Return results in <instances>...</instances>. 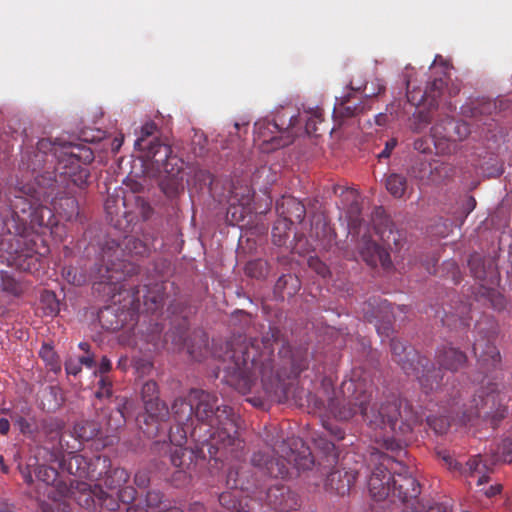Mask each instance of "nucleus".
<instances>
[{
	"label": "nucleus",
	"instance_id": "nucleus-1",
	"mask_svg": "<svg viewBox=\"0 0 512 512\" xmlns=\"http://www.w3.org/2000/svg\"><path fill=\"white\" fill-rule=\"evenodd\" d=\"M94 160L92 150L84 145L41 139L36 148L22 151L20 167L36 172L46 162L55 161L54 172L37 175L33 181L17 180L6 194L10 209L27 219L30 230L52 229L56 215L71 221L79 214L74 187L83 188L88 181L87 164Z\"/></svg>",
	"mask_w": 512,
	"mask_h": 512
},
{
	"label": "nucleus",
	"instance_id": "nucleus-2",
	"mask_svg": "<svg viewBox=\"0 0 512 512\" xmlns=\"http://www.w3.org/2000/svg\"><path fill=\"white\" fill-rule=\"evenodd\" d=\"M341 390L344 400L334 407L335 417L346 421L360 413L374 433L375 442L395 454L391 497L403 503L417 498L420 485L401 458L407 455L404 447L420 421L419 415L408 402L395 395L372 403L377 389L370 375L361 369L352 371L350 378L342 382Z\"/></svg>",
	"mask_w": 512,
	"mask_h": 512
},
{
	"label": "nucleus",
	"instance_id": "nucleus-3",
	"mask_svg": "<svg viewBox=\"0 0 512 512\" xmlns=\"http://www.w3.org/2000/svg\"><path fill=\"white\" fill-rule=\"evenodd\" d=\"M171 411L176 426L170 429L169 441L174 448L183 447L189 434L195 444L207 446L215 463L244 457L240 418L231 406L219 404L216 393L191 389L186 398L174 400Z\"/></svg>",
	"mask_w": 512,
	"mask_h": 512
},
{
	"label": "nucleus",
	"instance_id": "nucleus-4",
	"mask_svg": "<svg viewBox=\"0 0 512 512\" xmlns=\"http://www.w3.org/2000/svg\"><path fill=\"white\" fill-rule=\"evenodd\" d=\"M280 331L269 327L261 340L239 336L226 343L225 352L219 355V370L224 372L225 381L242 393L251 390L258 376L264 384H273L280 375L274 369L271 358L278 342Z\"/></svg>",
	"mask_w": 512,
	"mask_h": 512
},
{
	"label": "nucleus",
	"instance_id": "nucleus-5",
	"mask_svg": "<svg viewBox=\"0 0 512 512\" xmlns=\"http://www.w3.org/2000/svg\"><path fill=\"white\" fill-rule=\"evenodd\" d=\"M150 252L148 245L134 236H126L121 243L106 241L102 248L100 263L91 271L93 288L105 295H114L122 289L126 277L138 274L139 265L129 258L144 257Z\"/></svg>",
	"mask_w": 512,
	"mask_h": 512
},
{
	"label": "nucleus",
	"instance_id": "nucleus-6",
	"mask_svg": "<svg viewBox=\"0 0 512 512\" xmlns=\"http://www.w3.org/2000/svg\"><path fill=\"white\" fill-rule=\"evenodd\" d=\"M11 211V217L4 221L7 233L0 236V259L30 271L38 261L35 242L26 239L30 230L27 219L21 213Z\"/></svg>",
	"mask_w": 512,
	"mask_h": 512
},
{
	"label": "nucleus",
	"instance_id": "nucleus-7",
	"mask_svg": "<svg viewBox=\"0 0 512 512\" xmlns=\"http://www.w3.org/2000/svg\"><path fill=\"white\" fill-rule=\"evenodd\" d=\"M391 353L393 360L400 365L408 376H415L425 394L432 393L439 388L440 371L435 369L431 361L421 356L414 348L406 346L398 339H391Z\"/></svg>",
	"mask_w": 512,
	"mask_h": 512
},
{
	"label": "nucleus",
	"instance_id": "nucleus-8",
	"mask_svg": "<svg viewBox=\"0 0 512 512\" xmlns=\"http://www.w3.org/2000/svg\"><path fill=\"white\" fill-rule=\"evenodd\" d=\"M59 460L58 450L34 445L29 447L25 463L18 461L17 469L27 485H32L36 479L47 486H53L57 482L59 473L49 464Z\"/></svg>",
	"mask_w": 512,
	"mask_h": 512
},
{
	"label": "nucleus",
	"instance_id": "nucleus-9",
	"mask_svg": "<svg viewBox=\"0 0 512 512\" xmlns=\"http://www.w3.org/2000/svg\"><path fill=\"white\" fill-rule=\"evenodd\" d=\"M301 121L299 115L281 111L276 114L273 121L256 122L254 131L263 142L271 143L273 148H282L291 144L298 135L300 128L297 126Z\"/></svg>",
	"mask_w": 512,
	"mask_h": 512
},
{
	"label": "nucleus",
	"instance_id": "nucleus-10",
	"mask_svg": "<svg viewBox=\"0 0 512 512\" xmlns=\"http://www.w3.org/2000/svg\"><path fill=\"white\" fill-rule=\"evenodd\" d=\"M251 463L271 477L284 478L288 474L287 464H293L298 470H307L313 466L314 461L309 449L303 448L299 453L291 450L284 458H275L268 452L257 451L253 453Z\"/></svg>",
	"mask_w": 512,
	"mask_h": 512
},
{
	"label": "nucleus",
	"instance_id": "nucleus-11",
	"mask_svg": "<svg viewBox=\"0 0 512 512\" xmlns=\"http://www.w3.org/2000/svg\"><path fill=\"white\" fill-rule=\"evenodd\" d=\"M470 134L466 122L445 116L431 128V138L438 154L450 155L457 149V142L463 141Z\"/></svg>",
	"mask_w": 512,
	"mask_h": 512
},
{
	"label": "nucleus",
	"instance_id": "nucleus-12",
	"mask_svg": "<svg viewBox=\"0 0 512 512\" xmlns=\"http://www.w3.org/2000/svg\"><path fill=\"white\" fill-rule=\"evenodd\" d=\"M370 462L374 466L368 481L369 492L376 501L391 497V485L395 463L394 455L374 449L370 455Z\"/></svg>",
	"mask_w": 512,
	"mask_h": 512
},
{
	"label": "nucleus",
	"instance_id": "nucleus-13",
	"mask_svg": "<svg viewBox=\"0 0 512 512\" xmlns=\"http://www.w3.org/2000/svg\"><path fill=\"white\" fill-rule=\"evenodd\" d=\"M407 311L406 305L393 307L391 303L380 296L370 297L361 307L363 319L373 323L379 334L386 335L391 330L392 321L396 318L397 312L406 313Z\"/></svg>",
	"mask_w": 512,
	"mask_h": 512
},
{
	"label": "nucleus",
	"instance_id": "nucleus-14",
	"mask_svg": "<svg viewBox=\"0 0 512 512\" xmlns=\"http://www.w3.org/2000/svg\"><path fill=\"white\" fill-rule=\"evenodd\" d=\"M448 77L445 73L442 76L436 77L433 81L429 82L426 89L412 88L411 82L407 81V99L415 106L426 103L429 107L438 106V100L444 98L446 94L449 98L455 97L460 92V86L456 83H448Z\"/></svg>",
	"mask_w": 512,
	"mask_h": 512
},
{
	"label": "nucleus",
	"instance_id": "nucleus-15",
	"mask_svg": "<svg viewBox=\"0 0 512 512\" xmlns=\"http://www.w3.org/2000/svg\"><path fill=\"white\" fill-rule=\"evenodd\" d=\"M435 358L437 364L439 365V368L435 369L440 371L438 378L440 387L433 390L432 392H445L447 395L450 396L451 400L453 401V405L457 406L459 404L458 399L462 397V393L460 392V390L454 392V385H452L451 387L448 386V378L446 380V383L442 384L444 374L442 373L441 369H445L451 372H457L466 365L467 356L463 351L459 350L458 348L444 345L438 348Z\"/></svg>",
	"mask_w": 512,
	"mask_h": 512
},
{
	"label": "nucleus",
	"instance_id": "nucleus-16",
	"mask_svg": "<svg viewBox=\"0 0 512 512\" xmlns=\"http://www.w3.org/2000/svg\"><path fill=\"white\" fill-rule=\"evenodd\" d=\"M139 151L143 152L145 161L150 162L153 169L159 173L168 175L178 174L182 167L181 162L176 156L172 155V148L169 144L163 143L160 139L155 138L149 144Z\"/></svg>",
	"mask_w": 512,
	"mask_h": 512
},
{
	"label": "nucleus",
	"instance_id": "nucleus-17",
	"mask_svg": "<svg viewBox=\"0 0 512 512\" xmlns=\"http://www.w3.org/2000/svg\"><path fill=\"white\" fill-rule=\"evenodd\" d=\"M63 465L69 474L94 481L101 477V471H98L100 467L102 469L110 467V458L101 455L86 457L81 454H71L67 460H63Z\"/></svg>",
	"mask_w": 512,
	"mask_h": 512
},
{
	"label": "nucleus",
	"instance_id": "nucleus-18",
	"mask_svg": "<svg viewBox=\"0 0 512 512\" xmlns=\"http://www.w3.org/2000/svg\"><path fill=\"white\" fill-rule=\"evenodd\" d=\"M471 275L480 282L487 291L493 290L499 284L497 265L492 258L473 253L468 259Z\"/></svg>",
	"mask_w": 512,
	"mask_h": 512
},
{
	"label": "nucleus",
	"instance_id": "nucleus-19",
	"mask_svg": "<svg viewBox=\"0 0 512 512\" xmlns=\"http://www.w3.org/2000/svg\"><path fill=\"white\" fill-rule=\"evenodd\" d=\"M143 425H140L143 433L149 438L157 437L164 430V425L169 419L170 411L162 400L149 401L144 405Z\"/></svg>",
	"mask_w": 512,
	"mask_h": 512
},
{
	"label": "nucleus",
	"instance_id": "nucleus-20",
	"mask_svg": "<svg viewBox=\"0 0 512 512\" xmlns=\"http://www.w3.org/2000/svg\"><path fill=\"white\" fill-rule=\"evenodd\" d=\"M170 462L179 472L188 474L195 470L199 460L204 461L209 457L207 446L195 444L194 449L185 447L170 449Z\"/></svg>",
	"mask_w": 512,
	"mask_h": 512
},
{
	"label": "nucleus",
	"instance_id": "nucleus-21",
	"mask_svg": "<svg viewBox=\"0 0 512 512\" xmlns=\"http://www.w3.org/2000/svg\"><path fill=\"white\" fill-rule=\"evenodd\" d=\"M453 172V167L445 162L432 164L427 161L417 162L412 166L410 174L423 184L439 183L449 177Z\"/></svg>",
	"mask_w": 512,
	"mask_h": 512
},
{
	"label": "nucleus",
	"instance_id": "nucleus-22",
	"mask_svg": "<svg viewBox=\"0 0 512 512\" xmlns=\"http://www.w3.org/2000/svg\"><path fill=\"white\" fill-rule=\"evenodd\" d=\"M266 504L278 512H290L299 506V498L296 493L285 485H274L266 492Z\"/></svg>",
	"mask_w": 512,
	"mask_h": 512
},
{
	"label": "nucleus",
	"instance_id": "nucleus-23",
	"mask_svg": "<svg viewBox=\"0 0 512 512\" xmlns=\"http://www.w3.org/2000/svg\"><path fill=\"white\" fill-rule=\"evenodd\" d=\"M359 253L363 261L371 267L380 264L388 269L392 265L390 254L387 249L372 240L370 236L364 235L358 245Z\"/></svg>",
	"mask_w": 512,
	"mask_h": 512
},
{
	"label": "nucleus",
	"instance_id": "nucleus-24",
	"mask_svg": "<svg viewBox=\"0 0 512 512\" xmlns=\"http://www.w3.org/2000/svg\"><path fill=\"white\" fill-rule=\"evenodd\" d=\"M473 352L480 366L489 371L500 362V353L490 337L480 336L473 343Z\"/></svg>",
	"mask_w": 512,
	"mask_h": 512
},
{
	"label": "nucleus",
	"instance_id": "nucleus-25",
	"mask_svg": "<svg viewBox=\"0 0 512 512\" xmlns=\"http://www.w3.org/2000/svg\"><path fill=\"white\" fill-rule=\"evenodd\" d=\"M183 346L192 359L201 361L209 354L208 335L203 330H194L184 339Z\"/></svg>",
	"mask_w": 512,
	"mask_h": 512
},
{
	"label": "nucleus",
	"instance_id": "nucleus-26",
	"mask_svg": "<svg viewBox=\"0 0 512 512\" xmlns=\"http://www.w3.org/2000/svg\"><path fill=\"white\" fill-rule=\"evenodd\" d=\"M357 478V472L355 471H340L333 470L326 480V485L334 490L338 495L347 494Z\"/></svg>",
	"mask_w": 512,
	"mask_h": 512
},
{
	"label": "nucleus",
	"instance_id": "nucleus-27",
	"mask_svg": "<svg viewBox=\"0 0 512 512\" xmlns=\"http://www.w3.org/2000/svg\"><path fill=\"white\" fill-rule=\"evenodd\" d=\"M276 208L290 223L302 222L306 214L305 206L294 197H283Z\"/></svg>",
	"mask_w": 512,
	"mask_h": 512
},
{
	"label": "nucleus",
	"instance_id": "nucleus-28",
	"mask_svg": "<svg viewBox=\"0 0 512 512\" xmlns=\"http://www.w3.org/2000/svg\"><path fill=\"white\" fill-rule=\"evenodd\" d=\"M103 486L108 490H118L125 485L130 479V473L122 467L112 468L111 466L106 469L99 468Z\"/></svg>",
	"mask_w": 512,
	"mask_h": 512
},
{
	"label": "nucleus",
	"instance_id": "nucleus-29",
	"mask_svg": "<svg viewBox=\"0 0 512 512\" xmlns=\"http://www.w3.org/2000/svg\"><path fill=\"white\" fill-rule=\"evenodd\" d=\"M101 433L100 424L96 421L81 420L75 423L71 431V436L78 442L79 446L83 442L90 441L96 438Z\"/></svg>",
	"mask_w": 512,
	"mask_h": 512
},
{
	"label": "nucleus",
	"instance_id": "nucleus-30",
	"mask_svg": "<svg viewBox=\"0 0 512 512\" xmlns=\"http://www.w3.org/2000/svg\"><path fill=\"white\" fill-rule=\"evenodd\" d=\"M497 397L498 395H495L494 393H489L486 395V397L483 396V393L475 395V397L471 400V405L469 408H464L462 411L460 422L467 424L472 422L475 418L480 417L481 408L479 405L481 404V407L487 406L489 402L494 404Z\"/></svg>",
	"mask_w": 512,
	"mask_h": 512
},
{
	"label": "nucleus",
	"instance_id": "nucleus-31",
	"mask_svg": "<svg viewBox=\"0 0 512 512\" xmlns=\"http://www.w3.org/2000/svg\"><path fill=\"white\" fill-rule=\"evenodd\" d=\"M143 298V303L147 311L154 313L161 309L165 301L164 283H155L153 286L147 287L146 293L143 296Z\"/></svg>",
	"mask_w": 512,
	"mask_h": 512
},
{
	"label": "nucleus",
	"instance_id": "nucleus-32",
	"mask_svg": "<svg viewBox=\"0 0 512 512\" xmlns=\"http://www.w3.org/2000/svg\"><path fill=\"white\" fill-rule=\"evenodd\" d=\"M231 195V207L228 210V213H231L232 209H236V205L241 208L240 217L243 216V213L248 210L252 200H253V192L250 187H234ZM236 211L232 212V216H235Z\"/></svg>",
	"mask_w": 512,
	"mask_h": 512
},
{
	"label": "nucleus",
	"instance_id": "nucleus-33",
	"mask_svg": "<svg viewBox=\"0 0 512 512\" xmlns=\"http://www.w3.org/2000/svg\"><path fill=\"white\" fill-rule=\"evenodd\" d=\"M220 504L231 512H254L246 499H240L239 495L227 491L219 495Z\"/></svg>",
	"mask_w": 512,
	"mask_h": 512
},
{
	"label": "nucleus",
	"instance_id": "nucleus-34",
	"mask_svg": "<svg viewBox=\"0 0 512 512\" xmlns=\"http://www.w3.org/2000/svg\"><path fill=\"white\" fill-rule=\"evenodd\" d=\"M463 471L470 477H477L478 486L489 481V476L487 475V466L486 464L482 463L480 455L470 458L466 462Z\"/></svg>",
	"mask_w": 512,
	"mask_h": 512
},
{
	"label": "nucleus",
	"instance_id": "nucleus-35",
	"mask_svg": "<svg viewBox=\"0 0 512 512\" xmlns=\"http://www.w3.org/2000/svg\"><path fill=\"white\" fill-rule=\"evenodd\" d=\"M385 187L394 198H402L408 189V181L402 174L391 173L385 179Z\"/></svg>",
	"mask_w": 512,
	"mask_h": 512
},
{
	"label": "nucleus",
	"instance_id": "nucleus-36",
	"mask_svg": "<svg viewBox=\"0 0 512 512\" xmlns=\"http://www.w3.org/2000/svg\"><path fill=\"white\" fill-rule=\"evenodd\" d=\"M287 354L291 353L290 364H291V372L290 374L293 376H298L303 370L307 368V356L306 352L303 351H295L292 352L290 347L283 346L280 350L279 354Z\"/></svg>",
	"mask_w": 512,
	"mask_h": 512
},
{
	"label": "nucleus",
	"instance_id": "nucleus-37",
	"mask_svg": "<svg viewBox=\"0 0 512 512\" xmlns=\"http://www.w3.org/2000/svg\"><path fill=\"white\" fill-rule=\"evenodd\" d=\"M300 284L297 277L288 274L282 275L278 278L275 284V291L282 294H286L287 296H293L299 290Z\"/></svg>",
	"mask_w": 512,
	"mask_h": 512
},
{
	"label": "nucleus",
	"instance_id": "nucleus-38",
	"mask_svg": "<svg viewBox=\"0 0 512 512\" xmlns=\"http://www.w3.org/2000/svg\"><path fill=\"white\" fill-rule=\"evenodd\" d=\"M364 110L365 106L361 102L352 104L351 95H348L335 107L334 113L342 117H353Z\"/></svg>",
	"mask_w": 512,
	"mask_h": 512
},
{
	"label": "nucleus",
	"instance_id": "nucleus-39",
	"mask_svg": "<svg viewBox=\"0 0 512 512\" xmlns=\"http://www.w3.org/2000/svg\"><path fill=\"white\" fill-rule=\"evenodd\" d=\"M0 289L12 296H20L23 293L22 284L8 272H0Z\"/></svg>",
	"mask_w": 512,
	"mask_h": 512
},
{
	"label": "nucleus",
	"instance_id": "nucleus-40",
	"mask_svg": "<svg viewBox=\"0 0 512 512\" xmlns=\"http://www.w3.org/2000/svg\"><path fill=\"white\" fill-rule=\"evenodd\" d=\"M41 310L45 316H55L60 311V304L52 291H44L40 298Z\"/></svg>",
	"mask_w": 512,
	"mask_h": 512
},
{
	"label": "nucleus",
	"instance_id": "nucleus-41",
	"mask_svg": "<svg viewBox=\"0 0 512 512\" xmlns=\"http://www.w3.org/2000/svg\"><path fill=\"white\" fill-rule=\"evenodd\" d=\"M245 273L251 278H264L268 274V264L262 259L249 261L245 266Z\"/></svg>",
	"mask_w": 512,
	"mask_h": 512
},
{
	"label": "nucleus",
	"instance_id": "nucleus-42",
	"mask_svg": "<svg viewBox=\"0 0 512 512\" xmlns=\"http://www.w3.org/2000/svg\"><path fill=\"white\" fill-rule=\"evenodd\" d=\"M496 109V102L489 99H483L473 103L470 111L472 112V116L477 118L481 115H492L494 112H496Z\"/></svg>",
	"mask_w": 512,
	"mask_h": 512
},
{
	"label": "nucleus",
	"instance_id": "nucleus-43",
	"mask_svg": "<svg viewBox=\"0 0 512 512\" xmlns=\"http://www.w3.org/2000/svg\"><path fill=\"white\" fill-rule=\"evenodd\" d=\"M309 116H307L305 120V133L308 135H317L318 128L317 124L322 122V111L321 109H312L308 112Z\"/></svg>",
	"mask_w": 512,
	"mask_h": 512
},
{
	"label": "nucleus",
	"instance_id": "nucleus-44",
	"mask_svg": "<svg viewBox=\"0 0 512 512\" xmlns=\"http://www.w3.org/2000/svg\"><path fill=\"white\" fill-rule=\"evenodd\" d=\"M157 130V125L153 121L146 122L141 127V136L135 141V148L137 150L143 149L147 146L151 140L149 137L152 136Z\"/></svg>",
	"mask_w": 512,
	"mask_h": 512
},
{
	"label": "nucleus",
	"instance_id": "nucleus-45",
	"mask_svg": "<svg viewBox=\"0 0 512 512\" xmlns=\"http://www.w3.org/2000/svg\"><path fill=\"white\" fill-rule=\"evenodd\" d=\"M458 205L460 211L459 214L456 216V219L460 220L462 223L464 219L475 209L476 200L471 195H465L459 199Z\"/></svg>",
	"mask_w": 512,
	"mask_h": 512
},
{
	"label": "nucleus",
	"instance_id": "nucleus-46",
	"mask_svg": "<svg viewBox=\"0 0 512 512\" xmlns=\"http://www.w3.org/2000/svg\"><path fill=\"white\" fill-rule=\"evenodd\" d=\"M62 276L68 283L75 286H81L87 281L86 275L79 272L77 268L72 266L64 267L62 270Z\"/></svg>",
	"mask_w": 512,
	"mask_h": 512
},
{
	"label": "nucleus",
	"instance_id": "nucleus-47",
	"mask_svg": "<svg viewBox=\"0 0 512 512\" xmlns=\"http://www.w3.org/2000/svg\"><path fill=\"white\" fill-rule=\"evenodd\" d=\"M141 398L144 405H146L149 401L159 400L158 384L153 380L145 382L141 389Z\"/></svg>",
	"mask_w": 512,
	"mask_h": 512
},
{
	"label": "nucleus",
	"instance_id": "nucleus-48",
	"mask_svg": "<svg viewBox=\"0 0 512 512\" xmlns=\"http://www.w3.org/2000/svg\"><path fill=\"white\" fill-rule=\"evenodd\" d=\"M496 460L505 463L512 462V440L507 438L504 439L497 447Z\"/></svg>",
	"mask_w": 512,
	"mask_h": 512
},
{
	"label": "nucleus",
	"instance_id": "nucleus-49",
	"mask_svg": "<svg viewBox=\"0 0 512 512\" xmlns=\"http://www.w3.org/2000/svg\"><path fill=\"white\" fill-rule=\"evenodd\" d=\"M386 229L381 230L380 228L376 229L377 234L380 235L381 240L384 242L386 246L391 248V242L394 243V245L397 247L398 240H399V234L394 233L392 227L389 225V220L386 218L384 219Z\"/></svg>",
	"mask_w": 512,
	"mask_h": 512
},
{
	"label": "nucleus",
	"instance_id": "nucleus-50",
	"mask_svg": "<svg viewBox=\"0 0 512 512\" xmlns=\"http://www.w3.org/2000/svg\"><path fill=\"white\" fill-rule=\"evenodd\" d=\"M427 425L434 430L436 434H444L447 432L450 423L447 417L440 416H428L427 417Z\"/></svg>",
	"mask_w": 512,
	"mask_h": 512
},
{
	"label": "nucleus",
	"instance_id": "nucleus-51",
	"mask_svg": "<svg viewBox=\"0 0 512 512\" xmlns=\"http://www.w3.org/2000/svg\"><path fill=\"white\" fill-rule=\"evenodd\" d=\"M227 486L234 490H245L247 487L244 485V481L240 477V472L238 467H230L228 473H227V480H226Z\"/></svg>",
	"mask_w": 512,
	"mask_h": 512
},
{
	"label": "nucleus",
	"instance_id": "nucleus-52",
	"mask_svg": "<svg viewBox=\"0 0 512 512\" xmlns=\"http://www.w3.org/2000/svg\"><path fill=\"white\" fill-rule=\"evenodd\" d=\"M120 204L124 205V202L119 197L108 196L105 200L104 208L111 221H113L114 216L118 215Z\"/></svg>",
	"mask_w": 512,
	"mask_h": 512
},
{
	"label": "nucleus",
	"instance_id": "nucleus-53",
	"mask_svg": "<svg viewBox=\"0 0 512 512\" xmlns=\"http://www.w3.org/2000/svg\"><path fill=\"white\" fill-rule=\"evenodd\" d=\"M112 395V382L107 376H101L95 396L99 399L109 398Z\"/></svg>",
	"mask_w": 512,
	"mask_h": 512
},
{
	"label": "nucleus",
	"instance_id": "nucleus-54",
	"mask_svg": "<svg viewBox=\"0 0 512 512\" xmlns=\"http://www.w3.org/2000/svg\"><path fill=\"white\" fill-rule=\"evenodd\" d=\"M118 500L124 504H130L134 502L137 497V490L133 486L123 485L117 490Z\"/></svg>",
	"mask_w": 512,
	"mask_h": 512
},
{
	"label": "nucleus",
	"instance_id": "nucleus-55",
	"mask_svg": "<svg viewBox=\"0 0 512 512\" xmlns=\"http://www.w3.org/2000/svg\"><path fill=\"white\" fill-rule=\"evenodd\" d=\"M193 181L195 184L199 185V188L202 189L205 186H210L213 182L212 174L205 169H197L194 172Z\"/></svg>",
	"mask_w": 512,
	"mask_h": 512
},
{
	"label": "nucleus",
	"instance_id": "nucleus-56",
	"mask_svg": "<svg viewBox=\"0 0 512 512\" xmlns=\"http://www.w3.org/2000/svg\"><path fill=\"white\" fill-rule=\"evenodd\" d=\"M40 356L45 361H47L52 366L53 369L55 367L59 368L57 356L55 355L53 348L51 346H49L48 344L42 345V347L40 349Z\"/></svg>",
	"mask_w": 512,
	"mask_h": 512
},
{
	"label": "nucleus",
	"instance_id": "nucleus-57",
	"mask_svg": "<svg viewBox=\"0 0 512 512\" xmlns=\"http://www.w3.org/2000/svg\"><path fill=\"white\" fill-rule=\"evenodd\" d=\"M163 499V494L158 490H150L147 492L145 502L147 508H158L160 507Z\"/></svg>",
	"mask_w": 512,
	"mask_h": 512
},
{
	"label": "nucleus",
	"instance_id": "nucleus-58",
	"mask_svg": "<svg viewBox=\"0 0 512 512\" xmlns=\"http://www.w3.org/2000/svg\"><path fill=\"white\" fill-rule=\"evenodd\" d=\"M134 484L140 488H147L150 484V475L147 470H138L134 475Z\"/></svg>",
	"mask_w": 512,
	"mask_h": 512
},
{
	"label": "nucleus",
	"instance_id": "nucleus-59",
	"mask_svg": "<svg viewBox=\"0 0 512 512\" xmlns=\"http://www.w3.org/2000/svg\"><path fill=\"white\" fill-rule=\"evenodd\" d=\"M507 414L506 407H499L495 412L490 414L489 412H485V417L490 418V423L493 428H496L499 422L505 418Z\"/></svg>",
	"mask_w": 512,
	"mask_h": 512
},
{
	"label": "nucleus",
	"instance_id": "nucleus-60",
	"mask_svg": "<svg viewBox=\"0 0 512 512\" xmlns=\"http://www.w3.org/2000/svg\"><path fill=\"white\" fill-rule=\"evenodd\" d=\"M309 266L322 277H326L329 274L328 266L317 258H310Z\"/></svg>",
	"mask_w": 512,
	"mask_h": 512
},
{
	"label": "nucleus",
	"instance_id": "nucleus-61",
	"mask_svg": "<svg viewBox=\"0 0 512 512\" xmlns=\"http://www.w3.org/2000/svg\"><path fill=\"white\" fill-rule=\"evenodd\" d=\"M491 161L493 162L491 167L483 168V172L489 178L499 177L504 172L503 166L496 159Z\"/></svg>",
	"mask_w": 512,
	"mask_h": 512
},
{
	"label": "nucleus",
	"instance_id": "nucleus-62",
	"mask_svg": "<svg viewBox=\"0 0 512 512\" xmlns=\"http://www.w3.org/2000/svg\"><path fill=\"white\" fill-rule=\"evenodd\" d=\"M413 147L420 153L426 154L431 151V142L428 138H418L414 141Z\"/></svg>",
	"mask_w": 512,
	"mask_h": 512
},
{
	"label": "nucleus",
	"instance_id": "nucleus-63",
	"mask_svg": "<svg viewBox=\"0 0 512 512\" xmlns=\"http://www.w3.org/2000/svg\"><path fill=\"white\" fill-rule=\"evenodd\" d=\"M98 498H99V500L102 501V504L105 505L111 511L116 510L119 506L118 502L115 499H113L112 497H110L103 490H100Z\"/></svg>",
	"mask_w": 512,
	"mask_h": 512
},
{
	"label": "nucleus",
	"instance_id": "nucleus-64",
	"mask_svg": "<svg viewBox=\"0 0 512 512\" xmlns=\"http://www.w3.org/2000/svg\"><path fill=\"white\" fill-rule=\"evenodd\" d=\"M67 374L76 376L81 371V365L77 359L70 358L65 362Z\"/></svg>",
	"mask_w": 512,
	"mask_h": 512
}]
</instances>
